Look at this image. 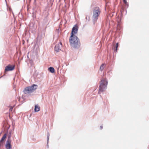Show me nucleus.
Listing matches in <instances>:
<instances>
[{"instance_id": "obj_1", "label": "nucleus", "mask_w": 149, "mask_h": 149, "mask_svg": "<svg viewBox=\"0 0 149 149\" xmlns=\"http://www.w3.org/2000/svg\"><path fill=\"white\" fill-rule=\"evenodd\" d=\"M69 42L70 45L74 48H78L80 45L79 39L75 35H71L70 37Z\"/></svg>"}, {"instance_id": "obj_8", "label": "nucleus", "mask_w": 149, "mask_h": 149, "mask_svg": "<svg viewBox=\"0 0 149 149\" xmlns=\"http://www.w3.org/2000/svg\"><path fill=\"white\" fill-rule=\"evenodd\" d=\"M62 44L61 42H60L59 44L56 45L55 47V50L57 52H59L61 50L62 47Z\"/></svg>"}, {"instance_id": "obj_12", "label": "nucleus", "mask_w": 149, "mask_h": 149, "mask_svg": "<svg viewBox=\"0 0 149 149\" xmlns=\"http://www.w3.org/2000/svg\"><path fill=\"white\" fill-rule=\"evenodd\" d=\"M49 70L50 72L52 73H54V69L52 67H50L48 69Z\"/></svg>"}, {"instance_id": "obj_7", "label": "nucleus", "mask_w": 149, "mask_h": 149, "mask_svg": "<svg viewBox=\"0 0 149 149\" xmlns=\"http://www.w3.org/2000/svg\"><path fill=\"white\" fill-rule=\"evenodd\" d=\"M7 136V134H5L0 141V146H2L4 143Z\"/></svg>"}, {"instance_id": "obj_4", "label": "nucleus", "mask_w": 149, "mask_h": 149, "mask_svg": "<svg viewBox=\"0 0 149 149\" xmlns=\"http://www.w3.org/2000/svg\"><path fill=\"white\" fill-rule=\"evenodd\" d=\"M37 85L33 84L31 86L25 88L24 91V92L25 94L30 93L35 91L37 89Z\"/></svg>"}, {"instance_id": "obj_14", "label": "nucleus", "mask_w": 149, "mask_h": 149, "mask_svg": "<svg viewBox=\"0 0 149 149\" xmlns=\"http://www.w3.org/2000/svg\"><path fill=\"white\" fill-rule=\"evenodd\" d=\"M123 1L124 3L125 4L126 6L127 7H128V4L126 1V0H123Z\"/></svg>"}, {"instance_id": "obj_15", "label": "nucleus", "mask_w": 149, "mask_h": 149, "mask_svg": "<svg viewBox=\"0 0 149 149\" xmlns=\"http://www.w3.org/2000/svg\"><path fill=\"white\" fill-rule=\"evenodd\" d=\"M13 107L11 106L10 107V109H9V111H12L13 110Z\"/></svg>"}, {"instance_id": "obj_5", "label": "nucleus", "mask_w": 149, "mask_h": 149, "mask_svg": "<svg viewBox=\"0 0 149 149\" xmlns=\"http://www.w3.org/2000/svg\"><path fill=\"white\" fill-rule=\"evenodd\" d=\"M15 67V65H8L5 67V72H7L13 70L14 69Z\"/></svg>"}, {"instance_id": "obj_17", "label": "nucleus", "mask_w": 149, "mask_h": 149, "mask_svg": "<svg viewBox=\"0 0 149 149\" xmlns=\"http://www.w3.org/2000/svg\"><path fill=\"white\" fill-rule=\"evenodd\" d=\"M101 128V129L102 128V127L101 126L100 127Z\"/></svg>"}, {"instance_id": "obj_11", "label": "nucleus", "mask_w": 149, "mask_h": 149, "mask_svg": "<svg viewBox=\"0 0 149 149\" xmlns=\"http://www.w3.org/2000/svg\"><path fill=\"white\" fill-rule=\"evenodd\" d=\"M40 109V108L39 106H38L37 105H36L35 106V107L34 110L36 112L38 111H39Z\"/></svg>"}, {"instance_id": "obj_6", "label": "nucleus", "mask_w": 149, "mask_h": 149, "mask_svg": "<svg viewBox=\"0 0 149 149\" xmlns=\"http://www.w3.org/2000/svg\"><path fill=\"white\" fill-rule=\"evenodd\" d=\"M78 29V26L77 25H75L72 29V32L71 33V35H75L74 34H75L77 33Z\"/></svg>"}, {"instance_id": "obj_18", "label": "nucleus", "mask_w": 149, "mask_h": 149, "mask_svg": "<svg viewBox=\"0 0 149 149\" xmlns=\"http://www.w3.org/2000/svg\"><path fill=\"white\" fill-rule=\"evenodd\" d=\"M2 146H0V149H1V147Z\"/></svg>"}, {"instance_id": "obj_13", "label": "nucleus", "mask_w": 149, "mask_h": 149, "mask_svg": "<svg viewBox=\"0 0 149 149\" xmlns=\"http://www.w3.org/2000/svg\"><path fill=\"white\" fill-rule=\"evenodd\" d=\"M104 64L103 63L102 64V65L100 66V70L101 71H102L104 69Z\"/></svg>"}, {"instance_id": "obj_10", "label": "nucleus", "mask_w": 149, "mask_h": 149, "mask_svg": "<svg viewBox=\"0 0 149 149\" xmlns=\"http://www.w3.org/2000/svg\"><path fill=\"white\" fill-rule=\"evenodd\" d=\"M118 47V43H117L115 47H113V49H114V51L117 52V48Z\"/></svg>"}, {"instance_id": "obj_16", "label": "nucleus", "mask_w": 149, "mask_h": 149, "mask_svg": "<svg viewBox=\"0 0 149 149\" xmlns=\"http://www.w3.org/2000/svg\"><path fill=\"white\" fill-rule=\"evenodd\" d=\"M49 136L48 135V136H47V141L48 142V140H49Z\"/></svg>"}, {"instance_id": "obj_2", "label": "nucleus", "mask_w": 149, "mask_h": 149, "mask_svg": "<svg viewBox=\"0 0 149 149\" xmlns=\"http://www.w3.org/2000/svg\"><path fill=\"white\" fill-rule=\"evenodd\" d=\"M108 82L106 79L102 78L100 81L98 93L104 91L107 88Z\"/></svg>"}, {"instance_id": "obj_3", "label": "nucleus", "mask_w": 149, "mask_h": 149, "mask_svg": "<svg viewBox=\"0 0 149 149\" xmlns=\"http://www.w3.org/2000/svg\"><path fill=\"white\" fill-rule=\"evenodd\" d=\"M100 13L101 10L100 8L98 7H95L93 11V20L94 21H96Z\"/></svg>"}, {"instance_id": "obj_9", "label": "nucleus", "mask_w": 149, "mask_h": 149, "mask_svg": "<svg viewBox=\"0 0 149 149\" xmlns=\"http://www.w3.org/2000/svg\"><path fill=\"white\" fill-rule=\"evenodd\" d=\"M6 148L7 149H11V146L10 142L8 140H7L6 145Z\"/></svg>"}]
</instances>
